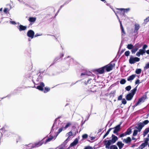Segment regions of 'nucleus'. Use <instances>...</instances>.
Here are the masks:
<instances>
[{
	"label": "nucleus",
	"mask_w": 149,
	"mask_h": 149,
	"mask_svg": "<svg viewBox=\"0 0 149 149\" xmlns=\"http://www.w3.org/2000/svg\"><path fill=\"white\" fill-rule=\"evenodd\" d=\"M115 64L112 62L109 64L104 66V69L106 70V72H109L112 70L113 68L115 66Z\"/></svg>",
	"instance_id": "obj_1"
},
{
	"label": "nucleus",
	"mask_w": 149,
	"mask_h": 149,
	"mask_svg": "<svg viewBox=\"0 0 149 149\" xmlns=\"http://www.w3.org/2000/svg\"><path fill=\"white\" fill-rule=\"evenodd\" d=\"M140 59L137 57H133L132 56H131L129 60V63L130 64H134L136 62H139L140 61Z\"/></svg>",
	"instance_id": "obj_2"
},
{
	"label": "nucleus",
	"mask_w": 149,
	"mask_h": 149,
	"mask_svg": "<svg viewBox=\"0 0 149 149\" xmlns=\"http://www.w3.org/2000/svg\"><path fill=\"white\" fill-rule=\"evenodd\" d=\"M103 143L104 145L105 146V148L108 149H109L110 145L112 144H113L111 141V139L107 140L105 139L103 141Z\"/></svg>",
	"instance_id": "obj_3"
},
{
	"label": "nucleus",
	"mask_w": 149,
	"mask_h": 149,
	"mask_svg": "<svg viewBox=\"0 0 149 149\" xmlns=\"http://www.w3.org/2000/svg\"><path fill=\"white\" fill-rule=\"evenodd\" d=\"M140 47L141 45L139 43H138L136 44L134 47L131 50V52L132 54H134Z\"/></svg>",
	"instance_id": "obj_4"
},
{
	"label": "nucleus",
	"mask_w": 149,
	"mask_h": 149,
	"mask_svg": "<svg viewBox=\"0 0 149 149\" xmlns=\"http://www.w3.org/2000/svg\"><path fill=\"white\" fill-rule=\"evenodd\" d=\"M35 34L34 31L32 30H29L27 32V36L32 39L33 38Z\"/></svg>",
	"instance_id": "obj_5"
},
{
	"label": "nucleus",
	"mask_w": 149,
	"mask_h": 149,
	"mask_svg": "<svg viewBox=\"0 0 149 149\" xmlns=\"http://www.w3.org/2000/svg\"><path fill=\"white\" fill-rule=\"evenodd\" d=\"M121 124V123H120L118 125L114 128H113V129H114L113 131V133L114 134H116L117 135L118 134V132L120 130V127Z\"/></svg>",
	"instance_id": "obj_6"
},
{
	"label": "nucleus",
	"mask_w": 149,
	"mask_h": 149,
	"mask_svg": "<svg viewBox=\"0 0 149 149\" xmlns=\"http://www.w3.org/2000/svg\"><path fill=\"white\" fill-rule=\"evenodd\" d=\"M146 52V51L142 49H140L139 51L137 52L136 54V55L138 57L140 56L141 55H143Z\"/></svg>",
	"instance_id": "obj_7"
},
{
	"label": "nucleus",
	"mask_w": 149,
	"mask_h": 149,
	"mask_svg": "<svg viewBox=\"0 0 149 149\" xmlns=\"http://www.w3.org/2000/svg\"><path fill=\"white\" fill-rule=\"evenodd\" d=\"M123 141L124 143L126 144H129L131 143L132 139L130 137H128L126 139H123Z\"/></svg>",
	"instance_id": "obj_8"
},
{
	"label": "nucleus",
	"mask_w": 149,
	"mask_h": 149,
	"mask_svg": "<svg viewBox=\"0 0 149 149\" xmlns=\"http://www.w3.org/2000/svg\"><path fill=\"white\" fill-rule=\"evenodd\" d=\"M78 141L77 139H75L74 141L70 144L69 147L68 148V149H69L70 147L76 145L78 143Z\"/></svg>",
	"instance_id": "obj_9"
},
{
	"label": "nucleus",
	"mask_w": 149,
	"mask_h": 149,
	"mask_svg": "<svg viewBox=\"0 0 149 149\" xmlns=\"http://www.w3.org/2000/svg\"><path fill=\"white\" fill-rule=\"evenodd\" d=\"M147 98L146 94L143 95L140 98H139L138 101L140 103L141 102H144L145 100Z\"/></svg>",
	"instance_id": "obj_10"
},
{
	"label": "nucleus",
	"mask_w": 149,
	"mask_h": 149,
	"mask_svg": "<svg viewBox=\"0 0 149 149\" xmlns=\"http://www.w3.org/2000/svg\"><path fill=\"white\" fill-rule=\"evenodd\" d=\"M104 66L99 68L95 70V71L98 72L100 74H102L104 72Z\"/></svg>",
	"instance_id": "obj_11"
},
{
	"label": "nucleus",
	"mask_w": 149,
	"mask_h": 149,
	"mask_svg": "<svg viewBox=\"0 0 149 149\" xmlns=\"http://www.w3.org/2000/svg\"><path fill=\"white\" fill-rule=\"evenodd\" d=\"M112 139L111 141L113 143L116 142V141L118 140V138L117 136H116L115 135L112 134L111 136Z\"/></svg>",
	"instance_id": "obj_12"
},
{
	"label": "nucleus",
	"mask_w": 149,
	"mask_h": 149,
	"mask_svg": "<svg viewBox=\"0 0 149 149\" xmlns=\"http://www.w3.org/2000/svg\"><path fill=\"white\" fill-rule=\"evenodd\" d=\"M138 127H136V128L138 130L139 132H140L142 128L144 127V125L141 122L138 124Z\"/></svg>",
	"instance_id": "obj_13"
},
{
	"label": "nucleus",
	"mask_w": 149,
	"mask_h": 149,
	"mask_svg": "<svg viewBox=\"0 0 149 149\" xmlns=\"http://www.w3.org/2000/svg\"><path fill=\"white\" fill-rule=\"evenodd\" d=\"M133 96L131 93L127 94L125 97L126 99L128 101L131 100L133 97Z\"/></svg>",
	"instance_id": "obj_14"
},
{
	"label": "nucleus",
	"mask_w": 149,
	"mask_h": 149,
	"mask_svg": "<svg viewBox=\"0 0 149 149\" xmlns=\"http://www.w3.org/2000/svg\"><path fill=\"white\" fill-rule=\"evenodd\" d=\"M27 27L25 26H24L22 25L19 26L18 29L20 31H24L26 29Z\"/></svg>",
	"instance_id": "obj_15"
},
{
	"label": "nucleus",
	"mask_w": 149,
	"mask_h": 149,
	"mask_svg": "<svg viewBox=\"0 0 149 149\" xmlns=\"http://www.w3.org/2000/svg\"><path fill=\"white\" fill-rule=\"evenodd\" d=\"M36 17H30L29 18L28 20L33 24L34 23L36 20Z\"/></svg>",
	"instance_id": "obj_16"
},
{
	"label": "nucleus",
	"mask_w": 149,
	"mask_h": 149,
	"mask_svg": "<svg viewBox=\"0 0 149 149\" xmlns=\"http://www.w3.org/2000/svg\"><path fill=\"white\" fill-rule=\"evenodd\" d=\"M43 144V142L41 141H40L38 143H35L34 145L33 146V148H36L38 147L41 145Z\"/></svg>",
	"instance_id": "obj_17"
},
{
	"label": "nucleus",
	"mask_w": 149,
	"mask_h": 149,
	"mask_svg": "<svg viewBox=\"0 0 149 149\" xmlns=\"http://www.w3.org/2000/svg\"><path fill=\"white\" fill-rule=\"evenodd\" d=\"M119 22L120 23V27L121 30L122 35H123L124 34L125 35L126 34V33L124 29V28L120 20H119Z\"/></svg>",
	"instance_id": "obj_18"
},
{
	"label": "nucleus",
	"mask_w": 149,
	"mask_h": 149,
	"mask_svg": "<svg viewBox=\"0 0 149 149\" xmlns=\"http://www.w3.org/2000/svg\"><path fill=\"white\" fill-rule=\"evenodd\" d=\"M117 145L119 149H121L124 146V144L122 143V142L120 141L118 142L117 143Z\"/></svg>",
	"instance_id": "obj_19"
},
{
	"label": "nucleus",
	"mask_w": 149,
	"mask_h": 149,
	"mask_svg": "<svg viewBox=\"0 0 149 149\" xmlns=\"http://www.w3.org/2000/svg\"><path fill=\"white\" fill-rule=\"evenodd\" d=\"M134 26V32L135 33L137 32L140 28V26L139 24H135Z\"/></svg>",
	"instance_id": "obj_20"
},
{
	"label": "nucleus",
	"mask_w": 149,
	"mask_h": 149,
	"mask_svg": "<svg viewBox=\"0 0 149 149\" xmlns=\"http://www.w3.org/2000/svg\"><path fill=\"white\" fill-rule=\"evenodd\" d=\"M72 128L71 131L72 132V133L73 132V135H75L77 133H78L77 130L76 128V127L74 126H73Z\"/></svg>",
	"instance_id": "obj_21"
},
{
	"label": "nucleus",
	"mask_w": 149,
	"mask_h": 149,
	"mask_svg": "<svg viewBox=\"0 0 149 149\" xmlns=\"http://www.w3.org/2000/svg\"><path fill=\"white\" fill-rule=\"evenodd\" d=\"M117 10H120L121 12H123V13H124L125 12H127L130 10V8H117Z\"/></svg>",
	"instance_id": "obj_22"
},
{
	"label": "nucleus",
	"mask_w": 149,
	"mask_h": 149,
	"mask_svg": "<svg viewBox=\"0 0 149 149\" xmlns=\"http://www.w3.org/2000/svg\"><path fill=\"white\" fill-rule=\"evenodd\" d=\"M132 132V129L130 128H128L126 132H125V133H126V135H129L131 134Z\"/></svg>",
	"instance_id": "obj_23"
},
{
	"label": "nucleus",
	"mask_w": 149,
	"mask_h": 149,
	"mask_svg": "<svg viewBox=\"0 0 149 149\" xmlns=\"http://www.w3.org/2000/svg\"><path fill=\"white\" fill-rule=\"evenodd\" d=\"M136 74H132L127 78V80L128 81H130L133 80L136 77Z\"/></svg>",
	"instance_id": "obj_24"
},
{
	"label": "nucleus",
	"mask_w": 149,
	"mask_h": 149,
	"mask_svg": "<svg viewBox=\"0 0 149 149\" xmlns=\"http://www.w3.org/2000/svg\"><path fill=\"white\" fill-rule=\"evenodd\" d=\"M149 132V128H146L143 132V136H146Z\"/></svg>",
	"instance_id": "obj_25"
},
{
	"label": "nucleus",
	"mask_w": 149,
	"mask_h": 149,
	"mask_svg": "<svg viewBox=\"0 0 149 149\" xmlns=\"http://www.w3.org/2000/svg\"><path fill=\"white\" fill-rule=\"evenodd\" d=\"M50 137L46 140L45 144H46L47 142L50 141L54 138V136H50Z\"/></svg>",
	"instance_id": "obj_26"
},
{
	"label": "nucleus",
	"mask_w": 149,
	"mask_h": 149,
	"mask_svg": "<svg viewBox=\"0 0 149 149\" xmlns=\"http://www.w3.org/2000/svg\"><path fill=\"white\" fill-rule=\"evenodd\" d=\"M137 86L136 87L134 88L131 91V92L130 93H131V94H132V95H133L134 96V95L136 91L137 90Z\"/></svg>",
	"instance_id": "obj_27"
},
{
	"label": "nucleus",
	"mask_w": 149,
	"mask_h": 149,
	"mask_svg": "<svg viewBox=\"0 0 149 149\" xmlns=\"http://www.w3.org/2000/svg\"><path fill=\"white\" fill-rule=\"evenodd\" d=\"M112 129H113V128H110L108 130L106 133L103 136V139H104L109 134L110 131Z\"/></svg>",
	"instance_id": "obj_28"
},
{
	"label": "nucleus",
	"mask_w": 149,
	"mask_h": 149,
	"mask_svg": "<svg viewBox=\"0 0 149 149\" xmlns=\"http://www.w3.org/2000/svg\"><path fill=\"white\" fill-rule=\"evenodd\" d=\"M50 90V88L48 87H45V89H43V91L45 93H47Z\"/></svg>",
	"instance_id": "obj_29"
},
{
	"label": "nucleus",
	"mask_w": 149,
	"mask_h": 149,
	"mask_svg": "<svg viewBox=\"0 0 149 149\" xmlns=\"http://www.w3.org/2000/svg\"><path fill=\"white\" fill-rule=\"evenodd\" d=\"M134 46L132 44H128L127 47L129 49H132L134 47Z\"/></svg>",
	"instance_id": "obj_30"
},
{
	"label": "nucleus",
	"mask_w": 149,
	"mask_h": 149,
	"mask_svg": "<svg viewBox=\"0 0 149 149\" xmlns=\"http://www.w3.org/2000/svg\"><path fill=\"white\" fill-rule=\"evenodd\" d=\"M144 143L147 146L148 145V142L149 141V139L148 138H146L144 139Z\"/></svg>",
	"instance_id": "obj_31"
},
{
	"label": "nucleus",
	"mask_w": 149,
	"mask_h": 149,
	"mask_svg": "<svg viewBox=\"0 0 149 149\" xmlns=\"http://www.w3.org/2000/svg\"><path fill=\"white\" fill-rule=\"evenodd\" d=\"M146 146L144 143H143L138 148L139 149H142Z\"/></svg>",
	"instance_id": "obj_32"
},
{
	"label": "nucleus",
	"mask_w": 149,
	"mask_h": 149,
	"mask_svg": "<svg viewBox=\"0 0 149 149\" xmlns=\"http://www.w3.org/2000/svg\"><path fill=\"white\" fill-rule=\"evenodd\" d=\"M71 125V123L70 122H69L67 123L66 125L64 127V129L65 130L67 128H68Z\"/></svg>",
	"instance_id": "obj_33"
},
{
	"label": "nucleus",
	"mask_w": 149,
	"mask_h": 149,
	"mask_svg": "<svg viewBox=\"0 0 149 149\" xmlns=\"http://www.w3.org/2000/svg\"><path fill=\"white\" fill-rule=\"evenodd\" d=\"M141 69H136L135 72L137 74H139L141 73Z\"/></svg>",
	"instance_id": "obj_34"
},
{
	"label": "nucleus",
	"mask_w": 149,
	"mask_h": 149,
	"mask_svg": "<svg viewBox=\"0 0 149 149\" xmlns=\"http://www.w3.org/2000/svg\"><path fill=\"white\" fill-rule=\"evenodd\" d=\"M126 82L125 79H122L120 81V83L121 84H125Z\"/></svg>",
	"instance_id": "obj_35"
},
{
	"label": "nucleus",
	"mask_w": 149,
	"mask_h": 149,
	"mask_svg": "<svg viewBox=\"0 0 149 149\" xmlns=\"http://www.w3.org/2000/svg\"><path fill=\"white\" fill-rule=\"evenodd\" d=\"M36 88L38 89L39 90L43 91V88L41 86H40V85L38 86Z\"/></svg>",
	"instance_id": "obj_36"
},
{
	"label": "nucleus",
	"mask_w": 149,
	"mask_h": 149,
	"mask_svg": "<svg viewBox=\"0 0 149 149\" xmlns=\"http://www.w3.org/2000/svg\"><path fill=\"white\" fill-rule=\"evenodd\" d=\"M110 149H118L117 147L115 145L111 146L109 148Z\"/></svg>",
	"instance_id": "obj_37"
},
{
	"label": "nucleus",
	"mask_w": 149,
	"mask_h": 149,
	"mask_svg": "<svg viewBox=\"0 0 149 149\" xmlns=\"http://www.w3.org/2000/svg\"><path fill=\"white\" fill-rule=\"evenodd\" d=\"M130 52L129 51H127L125 52V53H124V55L126 56L127 57L130 55Z\"/></svg>",
	"instance_id": "obj_38"
},
{
	"label": "nucleus",
	"mask_w": 149,
	"mask_h": 149,
	"mask_svg": "<svg viewBox=\"0 0 149 149\" xmlns=\"http://www.w3.org/2000/svg\"><path fill=\"white\" fill-rule=\"evenodd\" d=\"M149 68V63H148L146 64L145 66L144 67V70H146Z\"/></svg>",
	"instance_id": "obj_39"
},
{
	"label": "nucleus",
	"mask_w": 149,
	"mask_h": 149,
	"mask_svg": "<svg viewBox=\"0 0 149 149\" xmlns=\"http://www.w3.org/2000/svg\"><path fill=\"white\" fill-rule=\"evenodd\" d=\"M138 130H135L134 131L133 136H136L138 133Z\"/></svg>",
	"instance_id": "obj_40"
},
{
	"label": "nucleus",
	"mask_w": 149,
	"mask_h": 149,
	"mask_svg": "<svg viewBox=\"0 0 149 149\" xmlns=\"http://www.w3.org/2000/svg\"><path fill=\"white\" fill-rule=\"evenodd\" d=\"M91 80V79H89L87 81H85L84 82V83L86 85H87L88 83H90Z\"/></svg>",
	"instance_id": "obj_41"
},
{
	"label": "nucleus",
	"mask_w": 149,
	"mask_h": 149,
	"mask_svg": "<svg viewBox=\"0 0 149 149\" xmlns=\"http://www.w3.org/2000/svg\"><path fill=\"white\" fill-rule=\"evenodd\" d=\"M96 91L95 90L92 91V90L90 89V90H88L86 91V93L87 94H90L91 92H94Z\"/></svg>",
	"instance_id": "obj_42"
},
{
	"label": "nucleus",
	"mask_w": 149,
	"mask_h": 149,
	"mask_svg": "<svg viewBox=\"0 0 149 149\" xmlns=\"http://www.w3.org/2000/svg\"><path fill=\"white\" fill-rule=\"evenodd\" d=\"M149 122V121L148 120H144L143 123H143L144 125H146L148 124Z\"/></svg>",
	"instance_id": "obj_43"
},
{
	"label": "nucleus",
	"mask_w": 149,
	"mask_h": 149,
	"mask_svg": "<svg viewBox=\"0 0 149 149\" xmlns=\"http://www.w3.org/2000/svg\"><path fill=\"white\" fill-rule=\"evenodd\" d=\"M131 86H127L126 87L125 89L127 91H129L130 90V89H131Z\"/></svg>",
	"instance_id": "obj_44"
},
{
	"label": "nucleus",
	"mask_w": 149,
	"mask_h": 149,
	"mask_svg": "<svg viewBox=\"0 0 149 149\" xmlns=\"http://www.w3.org/2000/svg\"><path fill=\"white\" fill-rule=\"evenodd\" d=\"M88 135L86 134H83L82 136V137L83 139H86L88 137Z\"/></svg>",
	"instance_id": "obj_45"
},
{
	"label": "nucleus",
	"mask_w": 149,
	"mask_h": 149,
	"mask_svg": "<svg viewBox=\"0 0 149 149\" xmlns=\"http://www.w3.org/2000/svg\"><path fill=\"white\" fill-rule=\"evenodd\" d=\"M67 134H68V136L69 137L70 136H73V133L72 132L70 131L68 133H67Z\"/></svg>",
	"instance_id": "obj_46"
},
{
	"label": "nucleus",
	"mask_w": 149,
	"mask_h": 149,
	"mask_svg": "<svg viewBox=\"0 0 149 149\" xmlns=\"http://www.w3.org/2000/svg\"><path fill=\"white\" fill-rule=\"evenodd\" d=\"M127 135L126 134V133H125V132L124 133H123L122 134H121L120 136H119L121 138L123 137H124L125 136H126Z\"/></svg>",
	"instance_id": "obj_47"
},
{
	"label": "nucleus",
	"mask_w": 149,
	"mask_h": 149,
	"mask_svg": "<svg viewBox=\"0 0 149 149\" xmlns=\"http://www.w3.org/2000/svg\"><path fill=\"white\" fill-rule=\"evenodd\" d=\"M148 47L147 45H143L142 49V50H143L145 51H146L145 49L147 48Z\"/></svg>",
	"instance_id": "obj_48"
},
{
	"label": "nucleus",
	"mask_w": 149,
	"mask_h": 149,
	"mask_svg": "<svg viewBox=\"0 0 149 149\" xmlns=\"http://www.w3.org/2000/svg\"><path fill=\"white\" fill-rule=\"evenodd\" d=\"M42 75H40L38 78H37V80H38V81H40V80H41L42 78Z\"/></svg>",
	"instance_id": "obj_49"
},
{
	"label": "nucleus",
	"mask_w": 149,
	"mask_h": 149,
	"mask_svg": "<svg viewBox=\"0 0 149 149\" xmlns=\"http://www.w3.org/2000/svg\"><path fill=\"white\" fill-rule=\"evenodd\" d=\"M122 102L123 104H126L127 102L125 99L124 98L122 99Z\"/></svg>",
	"instance_id": "obj_50"
},
{
	"label": "nucleus",
	"mask_w": 149,
	"mask_h": 149,
	"mask_svg": "<svg viewBox=\"0 0 149 149\" xmlns=\"http://www.w3.org/2000/svg\"><path fill=\"white\" fill-rule=\"evenodd\" d=\"M122 97H123L122 95H120L118 97V100H122Z\"/></svg>",
	"instance_id": "obj_51"
},
{
	"label": "nucleus",
	"mask_w": 149,
	"mask_h": 149,
	"mask_svg": "<svg viewBox=\"0 0 149 149\" xmlns=\"http://www.w3.org/2000/svg\"><path fill=\"white\" fill-rule=\"evenodd\" d=\"M63 129H64V128H62V127H61V128H59V130H58V134H59V133H60L62 131V130H63Z\"/></svg>",
	"instance_id": "obj_52"
},
{
	"label": "nucleus",
	"mask_w": 149,
	"mask_h": 149,
	"mask_svg": "<svg viewBox=\"0 0 149 149\" xmlns=\"http://www.w3.org/2000/svg\"><path fill=\"white\" fill-rule=\"evenodd\" d=\"M84 149H93L92 147L90 146H87L85 147Z\"/></svg>",
	"instance_id": "obj_53"
},
{
	"label": "nucleus",
	"mask_w": 149,
	"mask_h": 149,
	"mask_svg": "<svg viewBox=\"0 0 149 149\" xmlns=\"http://www.w3.org/2000/svg\"><path fill=\"white\" fill-rule=\"evenodd\" d=\"M145 22H147L149 21V17H147L146 19L144 20Z\"/></svg>",
	"instance_id": "obj_54"
},
{
	"label": "nucleus",
	"mask_w": 149,
	"mask_h": 149,
	"mask_svg": "<svg viewBox=\"0 0 149 149\" xmlns=\"http://www.w3.org/2000/svg\"><path fill=\"white\" fill-rule=\"evenodd\" d=\"M115 93V91H112L110 93V95H111V96H113Z\"/></svg>",
	"instance_id": "obj_55"
},
{
	"label": "nucleus",
	"mask_w": 149,
	"mask_h": 149,
	"mask_svg": "<svg viewBox=\"0 0 149 149\" xmlns=\"http://www.w3.org/2000/svg\"><path fill=\"white\" fill-rule=\"evenodd\" d=\"M139 79H137L135 82V84H139L140 83L139 82Z\"/></svg>",
	"instance_id": "obj_56"
},
{
	"label": "nucleus",
	"mask_w": 149,
	"mask_h": 149,
	"mask_svg": "<svg viewBox=\"0 0 149 149\" xmlns=\"http://www.w3.org/2000/svg\"><path fill=\"white\" fill-rule=\"evenodd\" d=\"M8 8H5L3 10V11L5 13H7L8 12Z\"/></svg>",
	"instance_id": "obj_57"
},
{
	"label": "nucleus",
	"mask_w": 149,
	"mask_h": 149,
	"mask_svg": "<svg viewBox=\"0 0 149 149\" xmlns=\"http://www.w3.org/2000/svg\"><path fill=\"white\" fill-rule=\"evenodd\" d=\"M125 50V49H122L120 52V55H121L124 52V51Z\"/></svg>",
	"instance_id": "obj_58"
},
{
	"label": "nucleus",
	"mask_w": 149,
	"mask_h": 149,
	"mask_svg": "<svg viewBox=\"0 0 149 149\" xmlns=\"http://www.w3.org/2000/svg\"><path fill=\"white\" fill-rule=\"evenodd\" d=\"M40 86L43 88L45 86V84L43 82H42L40 83Z\"/></svg>",
	"instance_id": "obj_59"
},
{
	"label": "nucleus",
	"mask_w": 149,
	"mask_h": 149,
	"mask_svg": "<svg viewBox=\"0 0 149 149\" xmlns=\"http://www.w3.org/2000/svg\"><path fill=\"white\" fill-rule=\"evenodd\" d=\"M41 36V35L39 34L38 33H37L35 35V37H36L38 36Z\"/></svg>",
	"instance_id": "obj_60"
},
{
	"label": "nucleus",
	"mask_w": 149,
	"mask_h": 149,
	"mask_svg": "<svg viewBox=\"0 0 149 149\" xmlns=\"http://www.w3.org/2000/svg\"><path fill=\"white\" fill-rule=\"evenodd\" d=\"M139 103H140L138 102H138H137V103L135 104L134 106L135 107H136L137 106Z\"/></svg>",
	"instance_id": "obj_61"
},
{
	"label": "nucleus",
	"mask_w": 149,
	"mask_h": 149,
	"mask_svg": "<svg viewBox=\"0 0 149 149\" xmlns=\"http://www.w3.org/2000/svg\"><path fill=\"white\" fill-rule=\"evenodd\" d=\"M137 140V139H136V138H135L134 136H132V140Z\"/></svg>",
	"instance_id": "obj_62"
},
{
	"label": "nucleus",
	"mask_w": 149,
	"mask_h": 149,
	"mask_svg": "<svg viewBox=\"0 0 149 149\" xmlns=\"http://www.w3.org/2000/svg\"><path fill=\"white\" fill-rule=\"evenodd\" d=\"M146 52L148 54H149V50H148L146 51Z\"/></svg>",
	"instance_id": "obj_63"
},
{
	"label": "nucleus",
	"mask_w": 149,
	"mask_h": 149,
	"mask_svg": "<svg viewBox=\"0 0 149 149\" xmlns=\"http://www.w3.org/2000/svg\"><path fill=\"white\" fill-rule=\"evenodd\" d=\"M95 139V137H91V140H94Z\"/></svg>",
	"instance_id": "obj_64"
}]
</instances>
